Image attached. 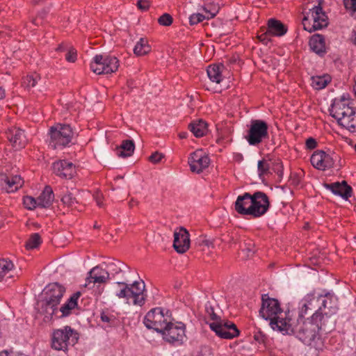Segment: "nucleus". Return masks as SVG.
I'll return each mask as SVG.
<instances>
[{"label":"nucleus","instance_id":"50","mask_svg":"<svg viewBox=\"0 0 356 356\" xmlns=\"http://www.w3.org/2000/svg\"><path fill=\"white\" fill-rule=\"evenodd\" d=\"M270 36H272L271 33L267 30L265 33L258 35V38L261 42L266 44L270 40Z\"/></svg>","mask_w":356,"mask_h":356},{"label":"nucleus","instance_id":"45","mask_svg":"<svg viewBox=\"0 0 356 356\" xmlns=\"http://www.w3.org/2000/svg\"><path fill=\"white\" fill-rule=\"evenodd\" d=\"M136 5L141 11H147L149 8V1L148 0H138Z\"/></svg>","mask_w":356,"mask_h":356},{"label":"nucleus","instance_id":"58","mask_svg":"<svg viewBox=\"0 0 356 356\" xmlns=\"http://www.w3.org/2000/svg\"><path fill=\"white\" fill-rule=\"evenodd\" d=\"M187 136H188L187 132H181V133H179V137L181 139L186 138H187Z\"/></svg>","mask_w":356,"mask_h":356},{"label":"nucleus","instance_id":"3","mask_svg":"<svg viewBox=\"0 0 356 356\" xmlns=\"http://www.w3.org/2000/svg\"><path fill=\"white\" fill-rule=\"evenodd\" d=\"M145 284L144 282L135 281L132 284L117 282L111 286V291L119 299H133L134 305L143 306L145 302L146 295L144 294Z\"/></svg>","mask_w":356,"mask_h":356},{"label":"nucleus","instance_id":"64","mask_svg":"<svg viewBox=\"0 0 356 356\" xmlns=\"http://www.w3.org/2000/svg\"><path fill=\"white\" fill-rule=\"evenodd\" d=\"M248 257H250V256H252L253 254V252H252L250 250V249H249V248L248 249Z\"/></svg>","mask_w":356,"mask_h":356},{"label":"nucleus","instance_id":"53","mask_svg":"<svg viewBox=\"0 0 356 356\" xmlns=\"http://www.w3.org/2000/svg\"><path fill=\"white\" fill-rule=\"evenodd\" d=\"M203 10H204V11L205 13L204 15H210V13L212 14L214 12L215 10H216V14L218 12V7H213L211 9H208L207 7H204Z\"/></svg>","mask_w":356,"mask_h":356},{"label":"nucleus","instance_id":"46","mask_svg":"<svg viewBox=\"0 0 356 356\" xmlns=\"http://www.w3.org/2000/svg\"><path fill=\"white\" fill-rule=\"evenodd\" d=\"M254 339L259 343H265L267 337L265 334H264L261 331L259 330L257 332L254 334Z\"/></svg>","mask_w":356,"mask_h":356},{"label":"nucleus","instance_id":"13","mask_svg":"<svg viewBox=\"0 0 356 356\" xmlns=\"http://www.w3.org/2000/svg\"><path fill=\"white\" fill-rule=\"evenodd\" d=\"M268 127L266 122L261 120H252L246 136L249 144L251 145H257L259 144L263 139L268 138Z\"/></svg>","mask_w":356,"mask_h":356},{"label":"nucleus","instance_id":"4","mask_svg":"<svg viewBox=\"0 0 356 356\" xmlns=\"http://www.w3.org/2000/svg\"><path fill=\"white\" fill-rule=\"evenodd\" d=\"M44 300L42 305V312L44 318L49 320L58 312V305L60 302L65 289L57 282L48 284L44 289Z\"/></svg>","mask_w":356,"mask_h":356},{"label":"nucleus","instance_id":"29","mask_svg":"<svg viewBox=\"0 0 356 356\" xmlns=\"http://www.w3.org/2000/svg\"><path fill=\"white\" fill-rule=\"evenodd\" d=\"M135 149V145L133 140H123L120 146L118 148L117 154L118 156L126 158L132 155Z\"/></svg>","mask_w":356,"mask_h":356},{"label":"nucleus","instance_id":"26","mask_svg":"<svg viewBox=\"0 0 356 356\" xmlns=\"http://www.w3.org/2000/svg\"><path fill=\"white\" fill-rule=\"evenodd\" d=\"M268 30L272 35L282 36L286 31V27L280 21L270 19L268 22Z\"/></svg>","mask_w":356,"mask_h":356},{"label":"nucleus","instance_id":"44","mask_svg":"<svg viewBox=\"0 0 356 356\" xmlns=\"http://www.w3.org/2000/svg\"><path fill=\"white\" fill-rule=\"evenodd\" d=\"M65 59L68 62L74 63L76 60V50L74 47H70L65 55Z\"/></svg>","mask_w":356,"mask_h":356},{"label":"nucleus","instance_id":"35","mask_svg":"<svg viewBox=\"0 0 356 356\" xmlns=\"http://www.w3.org/2000/svg\"><path fill=\"white\" fill-rule=\"evenodd\" d=\"M61 202L64 205L72 209H76V205L79 203L75 195L70 191H67V193L61 197Z\"/></svg>","mask_w":356,"mask_h":356},{"label":"nucleus","instance_id":"28","mask_svg":"<svg viewBox=\"0 0 356 356\" xmlns=\"http://www.w3.org/2000/svg\"><path fill=\"white\" fill-rule=\"evenodd\" d=\"M188 129L195 137L200 138L207 133V124L204 121L199 120L190 123L188 124Z\"/></svg>","mask_w":356,"mask_h":356},{"label":"nucleus","instance_id":"1","mask_svg":"<svg viewBox=\"0 0 356 356\" xmlns=\"http://www.w3.org/2000/svg\"><path fill=\"white\" fill-rule=\"evenodd\" d=\"M317 314H313L309 317H304L300 319L298 316L296 319L291 317L288 321L281 320L274 322L272 325L279 327V332L283 334H294L305 344L311 345L316 338L320 330H326V325L331 321L320 320Z\"/></svg>","mask_w":356,"mask_h":356},{"label":"nucleus","instance_id":"47","mask_svg":"<svg viewBox=\"0 0 356 356\" xmlns=\"http://www.w3.org/2000/svg\"><path fill=\"white\" fill-rule=\"evenodd\" d=\"M100 317L103 322L108 323L109 324H113L115 322V317L112 315H108L105 312H102Z\"/></svg>","mask_w":356,"mask_h":356},{"label":"nucleus","instance_id":"20","mask_svg":"<svg viewBox=\"0 0 356 356\" xmlns=\"http://www.w3.org/2000/svg\"><path fill=\"white\" fill-rule=\"evenodd\" d=\"M173 247L179 253H184L190 247L189 234L187 230L181 227L174 233Z\"/></svg>","mask_w":356,"mask_h":356},{"label":"nucleus","instance_id":"41","mask_svg":"<svg viewBox=\"0 0 356 356\" xmlns=\"http://www.w3.org/2000/svg\"><path fill=\"white\" fill-rule=\"evenodd\" d=\"M38 79H40V76L37 74L28 75L24 79V84L26 87H34Z\"/></svg>","mask_w":356,"mask_h":356},{"label":"nucleus","instance_id":"18","mask_svg":"<svg viewBox=\"0 0 356 356\" xmlns=\"http://www.w3.org/2000/svg\"><path fill=\"white\" fill-rule=\"evenodd\" d=\"M52 168L54 173L63 179H70L76 174L74 163L67 160H60L54 162Z\"/></svg>","mask_w":356,"mask_h":356},{"label":"nucleus","instance_id":"40","mask_svg":"<svg viewBox=\"0 0 356 356\" xmlns=\"http://www.w3.org/2000/svg\"><path fill=\"white\" fill-rule=\"evenodd\" d=\"M257 168L259 175L261 177V176L267 175L269 172L270 165L268 161L261 160L258 162Z\"/></svg>","mask_w":356,"mask_h":356},{"label":"nucleus","instance_id":"34","mask_svg":"<svg viewBox=\"0 0 356 356\" xmlns=\"http://www.w3.org/2000/svg\"><path fill=\"white\" fill-rule=\"evenodd\" d=\"M151 51L148 42L145 38H140L135 45L134 52L136 56H141L147 54Z\"/></svg>","mask_w":356,"mask_h":356},{"label":"nucleus","instance_id":"7","mask_svg":"<svg viewBox=\"0 0 356 356\" xmlns=\"http://www.w3.org/2000/svg\"><path fill=\"white\" fill-rule=\"evenodd\" d=\"M335 120L339 125L350 132H356V111L344 97L335 102Z\"/></svg>","mask_w":356,"mask_h":356},{"label":"nucleus","instance_id":"6","mask_svg":"<svg viewBox=\"0 0 356 356\" xmlns=\"http://www.w3.org/2000/svg\"><path fill=\"white\" fill-rule=\"evenodd\" d=\"M205 312L208 317L213 321V323H209V327L216 335L223 339H233L239 335L240 332L236 325L230 321L223 322L215 314L213 307L209 303L206 304Z\"/></svg>","mask_w":356,"mask_h":356},{"label":"nucleus","instance_id":"9","mask_svg":"<svg viewBox=\"0 0 356 356\" xmlns=\"http://www.w3.org/2000/svg\"><path fill=\"white\" fill-rule=\"evenodd\" d=\"M302 23L304 29L309 33L327 26V17L323 11L321 3L309 9V11L305 13Z\"/></svg>","mask_w":356,"mask_h":356},{"label":"nucleus","instance_id":"8","mask_svg":"<svg viewBox=\"0 0 356 356\" xmlns=\"http://www.w3.org/2000/svg\"><path fill=\"white\" fill-rule=\"evenodd\" d=\"M79 339V334L70 326L54 330L51 334V346L56 350L65 351L68 346H74Z\"/></svg>","mask_w":356,"mask_h":356},{"label":"nucleus","instance_id":"32","mask_svg":"<svg viewBox=\"0 0 356 356\" xmlns=\"http://www.w3.org/2000/svg\"><path fill=\"white\" fill-rule=\"evenodd\" d=\"M331 80L332 77L328 74L313 76L312 78V86L316 90H321L324 88Z\"/></svg>","mask_w":356,"mask_h":356},{"label":"nucleus","instance_id":"19","mask_svg":"<svg viewBox=\"0 0 356 356\" xmlns=\"http://www.w3.org/2000/svg\"><path fill=\"white\" fill-rule=\"evenodd\" d=\"M312 165L320 170H325L334 166L332 157L323 150L314 152L310 159Z\"/></svg>","mask_w":356,"mask_h":356},{"label":"nucleus","instance_id":"51","mask_svg":"<svg viewBox=\"0 0 356 356\" xmlns=\"http://www.w3.org/2000/svg\"><path fill=\"white\" fill-rule=\"evenodd\" d=\"M323 187L325 189V192H330L332 193H334V183H323Z\"/></svg>","mask_w":356,"mask_h":356},{"label":"nucleus","instance_id":"2","mask_svg":"<svg viewBox=\"0 0 356 356\" xmlns=\"http://www.w3.org/2000/svg\"><path fill=\"white\" fill-rule=\"evenodd\" d=\"M331 308L332 300H329L328 307L326 296L308 293L299 302L298 316L300 319H303L304 317H309L313 314H317L320 320L331 321Z\"/></svg>","mask_w":356,"mask_h":356},{"label":"nucleus","instance_id":"38","mask_svg":"<svg viewBox=\"0 0 356 356\" xmlns=\"http://www.w3.org/2000/svg\"><path fill=\"white\" fill-rule=\"evenodd\" d=\"M41 241L40 236L38 233H35L31 235L25 246L28 250L36 248L41 243Z\"/></svg>","mask_w":356,"mask_h":356},{"label":"nucleus","instance_id":"48","mask_svg":"<svg viewBox=\"0 0 356 356\" xmlns=\"http://www.w3.org/2000/svg\"><path fill=\"white\" fill-rule=\"evenodd\" d=\"M163 157V156L162 154L156 152L149 157V160L153 163H158Z\"/></svg>","mask_w":356,"mask_h":356},{"label":"nucleus","instance_id":"23","mask_svg":"<svg viewBox=\"0 0 356 356\" xmlns=\"http://www.w3.org/2000/svg\"><path fill=\"white\" fill-rule=\"evenodd\" d=\"M252 195L249 193H245L242 195H238L234 204L236 211L241 215H252L251 209Z\"/></svg>","mask_w":356,"mask_h":356},{"label":"nucleus","instance_id":"5","mask_svg":"<svg viewBox=\"0 0 356 356\" xmlns=\"http://www.w3.org/2000/svg\"><path fill=\"white\" fill-rule=\"evenodd\" d=\"M259 316L265 320H270V325L272 329L277 331H279V327H275L272 323L282 319L288 321L290 318L289 312L283 314L278 300L269 298L267 294L262 296Z\"/></svg>","mask_w":356,"mask_h":356},{"label":"nucleus","instance_id":"55","mask_svg":"<svg viewBox=\"0 0 356 356\" xmlns=\"http://www.w3.org/2000/svg\"><path fill=\"white\" fill-rule=\"evenodd\" d=\"M0 356H12V355H10L7 351H2L0 353ZM16 356H28V355H26L24 354H19Z\"/></svg>","mask_w":356,"mask_h":356},{"label":"nucleus","instance_id":"21","mask_svg":"<svg viewBox=\"0 0 356 356\" xmlns=\"http://www.w3.org/2000/svg\"><path fill=\"white\" fill-rule=\"evenodd\" d=\"M23 180L19 175L8 176L6 174H0V186L8 193L16 191L23 185Z\"/></svg>","mask_w":356,"mask_h":356},{"label":"nucleus","instance_id":"36","mask_svg":"<svg viewBox=\"0 0 356 356\" xmlns=\"http://www.w3.org/2000/svg\"><path fill=\"white\" fill-rule=\"evenodd\" d=\"M14 267L11 261L7 259H0V281Z\"/></svg>","mask_w":356,"mask_h":356},{"label":"nucleus","instance_id":"56","mask_svg":"<svg viewBox=\"0 0 356 356\" xmlns=\"http://www.w3.org/2000/svg\"><path fill=\"white\" fill-rule=\"evenodd\" d=\"M275 168H276L275 169L277 170V172H282V165L281 163H280V162L276 163Z\"/></svg>","mask_w":356,"mask_h":356},{"label":"nucleus","instance_id":"57","mask_svg":"<svg viewBox=\"0 0 356 356\" xmlns=\"http://www.w3.org/2000/svg\"><path fill=\"white\" fill-rule=\"evenodd\" d=\"M5 97V90L0 86V99H2Z\"/></svg>","mask_w":356,"mask_h":356},{"label":"nucleus","instance_id":"24","mask_svg":"<svg viewBox=\"0 0 356 356\" xmlns=\"http://www.w3.org/2000/svg\"><path fill=\"white\" fill-rule=\"evenodd\" d=\"M37 200L39 207H49L54 200V194L51 187L49 186H45L42 193L40 195Z\"/></svg>","mask_w":356,"mask_h":356},{"label":"nucleus","instance_id":"43","mask_svg":"<svg viewBox=\"0 0 356 356\" xmlns=\"http://www.w3.org/2000/svg\"><path fill=\"white\" fill-rule=\"evenodd\" d=\"M343 3L350 15L354 16L356 13V0H343Z\"/></svg>","mask_w":356,"mask_h":356},{"label":"nucleus","instance_id":"31","mask_svg":"<svg viewBox=\"0 0 356 356\" xmlns=\"http://www.w3.org/2000/svg\"><path fill=\"white\" fill-rule=\"evenodd\" d=\"M80 295V292L74 293L67 300V302L65 303L62 307H60V312L62 313L61 316H68L70 314L71 310L75 308V307L77 305V300Z\"/></svg>","mask_w":356,"mask_h":356},{"label":"nucleus","instance_id":"61","mask_svg":"<svg viewBox=\"0 0 356 356\" xmlns=\"http://www.w3.org/2000/svg\"><path fill=\"white\" fill-rule=\"evenodd\" d=\"M65 49V46L63 44H60L56 49L57 51H63Z\"/></svg>","mask_w":356,"mask_h":356},{"label":"nucleus","instance_id":"27","mask_svg":"<svg viewBox=\"0 0 356 356\" xmlns=\"http://www.w3.org/2000/svg\"><path fill=\"white\" fill-rule=\"evenodd\" d=\"M222 64L209 65L207 68V74L210 80L216 83H220L222 81Z\"/></svg>","mask_w":356,"mask_h":356},{"label":"nucleus","instance_id":"37","mask_svg":"<svg viewBox=\"0 0 356 356\" xmlns=\"http://www.w3.org/2000/svg\"><path fill=\"white\" fill-rule=\"evenodd\" d=\"M216 15V10H215L214 12L211 14L210 15H204L200 13H194L191 15L189 17V22L191 25H195L201 22H202L204 19H209L211 18H213Z\"/></svg>","mask_w":356,"mask_h":356},{"label":"nucleus","instance_id":"17","mask_svg":"<svg viewBox=\"0 0 356 356\" xmlns=\"http://www.w3.org/2000/svg\"><path fill=\"white\" fill-rule=\"evenodd\" d=\"M110 273L108 271L103 269L99 266H95L89 272L86 280L85 287L91 289L93 285L97 284H105L110 280Z\"/></svg>","mask_w":356,"mask_h":356},{"label":"nucleus","instance_id":"22","mask_svg":"<svg viewBox=\"0 0 356 356\" xmlns=\"http://www.w3.org/2000/svg\"><path fill=\"white\" fill-rule=\"evenodd\" d=\"M6 134L13 147L17 149L24 147L28 143L24 131L19 128L12 127L8 129Z\"/></svg>","mask_w":356,"mask_h":356},{"label":"nucleus","instance_id":"54","mask_svg":"<svg viewBox=\"0 0 356 356\" xmlns=\"http://www.w3.org/2000/svg\"><path fill=\"white\" fill-rule=\"evenodd\" d=\"M210 350L208 348H204L197 356H204L207 353H209Z\"/></svg>","mask_w":356,"mask_h":356},{"label":"nucleus","instance_id":"63","mask_svg":"<svg viewBox=\"0 0 356 356\" xmlns=\"http://www.w3.org/2000/svg\"><path fill=\"white\" fill-rule=\"evenodd\" d=\"M134 204H135L134 200H131L129 202V207H134Z\"/></svg>","mask_w":356,"mask_h":356},{"label":"nucleus","instance_id":"49","mask_svg":"<svg viewBox=\"0 0 356 356\" xmlns=\"http://www.w3.org/2000/svg\"><path fill=\"white\" fill-rule=\"evenodd\" d=\"M317 146V142L314 138H309L306 140V147L309 149H314Z\"/></svg>","mask_w":356,"mask_h":356},{"label":"nucleus","instance_id":"42","mask_svg":"<svg viewBox=\"0 0 356 356\" xmlns=\"http://www.w3.org/2000/svg\"><path fill=\"white\" fill-rule=\"evenodd\" d=\"M173 19L168 13L163 14L159 19L158 22L161 26H168L172 24Z\"/></svg>","mask_w":356,"mask_h":356},{"label":"nucleus","instance_id":"30","mask_svg":"<svg viewBox=\"0 0 356 356\" xmlns=\"http://www.w3.org/2000/svg\"><path fill=\"white\" fill-rule=\"evenodd\" d=\"M335 195L347 200L352 195V188L346 181L335 182Z\"/></svg>","mask_w":356,"mask_h":356},{"label":"nucleus","instance_id":"25","mask_svg":"<svg viewBox=\"0 0 356 356\" xmlns=\"http://www.w3.org/2000/svg\"><path fill=\"white\" fill-rule=\"evenodd\" d=\"M310 49L318 55H323L325 52V40L323 35H314L309 40Z\"/></svg>","mask_w":356,"mask_h":356},{"label":"nucleus","instance_id":"60","mask_svg":"<svg viewBox=\"0 0 356 356\" xmlns=\"http://www.w3.org/2000/svg\"><path fill=\"white\" fill-rule=\"evenodd\" d=\"M40 19H40L39 17H37L34 19L33 23H34L35 25H37V26H38V25H39V24L41 23Z\"/></svg>","mask_w":356,"mask_h":356},{"label":"nucleus","instance_id":"39","mask_svg":"<svg viewBox=\"0 0 356 356\" xmlns=\"http://www.w3.org/2000/svg\"><path fill=\"white\" fill-rule=\"evenodd\" d=\"M23 203L24 207L29 210H33L37 207H39L38 204V200L35 199L31 196H26L24 197Z\"/></svg>","mask_w":356,"mask_h":356},{"label":"nucleus","instance_id":"33","mask_svg":"<svg viewBox=\"0 0 356 356\" xmlns=\"http://www.w3.org/2000/svg\"><path fill=\"white\" fill-rule=\"evenodd\" d=\"M108 267L110 270V275L113 277L119 275L120 273H124L127 269H129L125 264L120 261H115L108 264Z\"/></svg>","mask_w":356,"mask_h":356},{"label":"nucleus","instance_id":"12","mask_svg":"<svg viewBox=\"0 0 356 356\" xmlns=\"http://www.w3.org/2000/svg\"><path fill=\"white\" fill-rule=\"evenodd\" d=\"M119 67V60L115 56L96 55L90 63L91 70L97 74H108L115 72Z\"/></svg>","mask_w":356,"mask_h":356},{"label":"nucleus","instance_id":"16","mask_svg":"<svg viewBox=\"0 0 356 356\" xmlns=\"http://www.w3.org/2000/svg\"><path fill=\"white\" fill-rule=\"evenodd\" d=\"M209 163V157L202 149H197L188 158V164L193 172L200 173Z\"/></svg>","mask_w":356,"mask_h":356},{"label":"nucleus","instance_id":"59","mask_svg":"<svg viewBox=\"0 0 356 356\" xmlns=\"http://www.w3.org/2000/svg\"><path fill=\"white\" fill-rule=\"evenodd\" d=\"M337 64H338L337 67H339V71L342 72L343 71V67H345V65L341 61L339 62V63H337Z\"/></svg>","mask_w":356,"mask_h":356},{"label":"nucleus","instance_id":"62","mask_svg":"<svg viewBox=\"0 0 356 356\" xmlns=\"http://www.w3.org/2000/svg\"><path fill=\"white\" fill-rule=\"evenodd\" d=\"M332 108H334V102L331 103L330 104V108L329 109L330 112V115L332 117H334V114H332Z\"/></svg>","mask_w":356,"mask_h":356},{"label":"nucleus","instance_id":"14","mask_svg":"<svg viewBox=\"0 0 356 356\" xmlns=\"http://www.w3.org/2000/svg\"><path fill=\"white\" fill-rule=\"evenodd\" d=\"M160 333L162 334L165 341L172 343H182L186 338L185 325L181 322L173 323L170 321L168 323L167 327Z\"/></svg>","mask_w":356,"mask_h":356},{"label":"nucleus","instance_id":"10","mask_svg":"<svg viewBox=\"0 0 356 356\" xmlns=\"http://www.w3.org/2000/svg\"><path fill=\"white\" fill-rule=\"evenodd\" d=\"M49 146L53 149L63 147L72 140L74 133L70 125L56 124L50 129Z\"/></svg>","mask_w":356,"mask_h":356},{"label":"nucleus","instance_id":"52","mask_svg":"<svg viewBox=\"0 0 356 356\" xmlns=\"http://www.w3.org/2000/svg\"><path fill=\"white\" fill-rule=\"evenodd\" d=\"M94 198L97 202V204L99 206V207H102L103 206V203H102V195L97 192V193H95L94 195Z\"/></svg>","mask_w":356,"mask_h":356},{"label":"nucleus","instance_id":"11","mask_svg":"<svg viewBox=\"0 0 356 356\" xmlns=\"http://www.w3.org/2000/svg\"><path fill=\"white\" fill-rule=\"evenodd\" d=\"M171 321L168 311L164 313V309L161 307H156L147 313L144 318V324L148 329H154L161 332L168 323Z\"/></svg>","mask_w":356,"mask_h":356},{"label":"nucleus","instance_id":"15","mask_svg":"<svg viewBox=\"0 0 356 356\" xmlns=\"http://www.w3.org/2000/svg\"><path fill=\"white\" fill-rule=\"evenodd\" d=\"M270 207L269 198L266 193L257 191L252 195L251 211L254 218H259L264 215Z\"/></svg>","mask_w":356,"mask_h":356}]
</instances>
